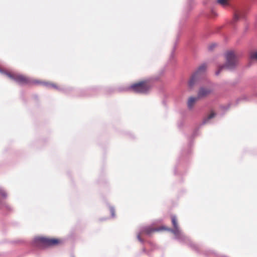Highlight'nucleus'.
<instances>
[{
  "label": "nucleus",
  "mask_w": 257,
  "mask_h": 257,
  "mask_svg": "<svg viewBox=\"0 0 257 257\" xmlns=\"http://www.w3.org/2000/svg\"><path fill=\"white\" fill-rule=\"evenodd\" d=\"M172 223L174 227L173 229L169 228L165 226L158 228H151L150 226H143L140 228L139 232L137 234L138 239L142 243L144 242L141 236L144 234L150 235L152 232L159 231L162 230H166L172 232L175 236V239L182 243L188 244L192 249L198 251L199 247L197 245L193 243L189 237L186 236L180 229L177 221L176 217L174 215L171 217Z\"/></svg>",
  "instance_id": "f257e3e1"
},
{
  "label": "nucleus",
  "mask_w": 257,
  "mask_h": 257,
  "mask_svg": "<svg viewBox=\"0 0 257 257\" xmlns=\"http://www.w3.org/2000/svg\"><path fill=\"white\" fill-rule=\"evenodd\" d=\"M0 73L2 74L7 76L20 85H28L31 83H32V84H42L47 88H54L55 89H58V87L55 84L48 82H41L39 80L31 79L30 77H27L20 73L8 72L1 68Z\"/></svg>",
  "instance_id": "f03ea898"
},
{
  "label": "nucleus",
  "mask_w": 257,
  "mask_h": 257,
  "mask_svg": "<svg viewBox=\"0 0 257 257\" xmlns=\"http://www.w3.org/2000/svg\"><path fill=\"white\" fill-rule=\"evenodd\" d=\"M152 85L148 80L140 81L132 84L130 88L135 92L146 93L149 91Z\"/></svg>",
  "instance_id": "7ed1b4c3"
},
{
  "label": "nucleus",
  "mask_w": 257,
  "mask_h": 257,
  "mask_svg": "<svg viewBox=\"0 0 257 257\" xmlns=\"http://www.w3.org/2000/svg\"><path fill=\"white\" fill-rule=\"evenodd\" d=\"M206 69V65H200L198 70L192 75L188 82V86L190 88H192L195 84L205 77Z\"/></svg>",
  "instance_id": "20e7f679"
},
{
  "label": "nucleus",
  "mask_w": 257,
  "mask_h": 257,
  "mask_svg": "<svg viewBox=\"0 0 257 257\" xmlns=\"http://www.w3.org/2000/svg\"><path fill=\"white\" fill-rule=\"evenodd\" d=\"M59 242V240L57 239H49L44 237H37L34 239L32 244L34 246L47 247L56 244Z\"/></svg>",
  "instance_id": "39448f33"
},
{
  "label": "nucleus",
  "mask_w": 257,
  "mask_h": 257,
  "mask_svg": "<svg viewBox=\"0 0 257 257\" xmlns=\"http://www.w3.org/2000/svg\"><path fill=\"white\" fill-rule=\"evenodd\" d=\"M224 57L228 63V64H234L237 61L238 56L234 51L228 50L225 53Z\"/></svg>",
  "instance_id": "423d86ee"
},
{
  "label": "nucleus",
  "mask_w": 257,
  "mask_h": 257,
  "mask_svg": "<svg viewBox=\"0 0 257 257\" xmlns=\"http://www.w3.org/2000/svg\"><path fill=\"white\" fill-rule=\"evenodd\" d=\"M237 65H220L215 72V75H218L221 72L232 71L236 69Z\"/></svg>",
  "instance_id": "0eeeda50"
},
{
  "label": "nucleus",
  "mask_w": 257,
  "mask_h": 257,
  "mask_svg": "<svg viewBox=\"0 0 257 257\" xmlns=\"http://www.w3.org/2000/svg\"><path fill=\"white\" fill-rule=\"evenodd\" d=\"M0 196L3 198H6L8 196L7 192L2 188H0ZM3 207H5L8 210H10V207L5 202L0 200V208H3Z\"/></svg>",
  "instance_id": "6e6552de"
},
{
  "label": "nucleus",
  "mask_w": 257,
  "mask_h": 257,
  "mask_svg": "<svg viewBox=\"0 0 257 257\" xmlns=\"http://www.w3.org/2000/svg\"><path fill=\"white\" fill-rule=\"evenodd\" d=\"M211 92V90L209 88H205L204 87L200 88L198 93V97L199 98L205 97L210 94Z\"/></svg>",
  "instance_id": "1a4fd4ad"
},
{
  "label": "nucleus",
  "mask_w": 257,
  "mask_h": 257,
  "mask_svg": "<svg viewBox=\"0 0 257 257\" xmlns=\"http://www.w3.org/2000/svg\"><path fill=\"white\" fill-rule=\"evenodd\" d=\"M244 17V13L243 11L236 12L234 15L233 21L236 22L237 20Z\"/></svg>",
  "instance_id": "9d476101"
},
{
  "label": "nucleus",
  "mask_w": 257,
  "mask_h": 257,
  "mask_svg": "<svg viewBox=\"0 0 257 257\" xmlns=\"http://www.w3.org/2000/svg\"><path fill=\"white\" fill-rule=\"evenodd\" d=\"M199 98L198 97V96L197 97H191L188 101V103H187V104H188V107H189V108L191 109L192 108L193 106V104L195 102V101H197V100Z\"/></svg>",
  "instance_id": "9b49d317"
},
{
  "label": "nucleus",
  "mask_w": 257,
  "mask_h": 257,
  "mask_svg": "<svg viewBox=\"0 0 257 257\" xmlns=\"http://www.w3.org/2000/svg\"><path fill=\"white\" fill-rule=\"evenodd\" d=\"M216 115V113L214 112H211V113L207 116L203 121V124H205L209 122V120L213 118Z\"/></svg>",
  "instance_id": "f8f14e48"
},
{
  "label": "nucleus",
  "mask_w": 257,
  "mask_h": 257,
  "mask_svg": "<svg viewBox=\"0 0 257 257\" xmlns=\"http://www.w3.org/2000/svg\"><path fill=\"white\" fill-rule=\"evenodd\" d=\"M249 58L250 60L257 61V51L250 52L249 54Z\"/></svg>",
  "instance_id": "ddd939ff"
},
{
  "label": "nucleus",
  "mask_w": 257,
  "mask_h": 257,
  "mask_svg": "<svg viewBox=\"0 0 257 257\" xmlns=\"http://www.w3.org/2000/svg\"><path fill=\"white\" fill-rule=\"evenodd\" d=\"M229 0H218V3L223 6H227L229 5Z\"/></svg>",
  "instance_id": "4468645a"
},
{
  "label": "nucleus",
  "mask_w": 257,
  "mask_h": 257,
  "mask_svg": "<svg viewBox=\"0 0 257 257\" xmlns=\"http://www.w3.org/2000/svg\"><path fill=\"white\" fill-rule=\"evenodd\" d=\"M109 209H110V213H111V216L112 218L115 217V210H114V207H112V206H110Z\"/></svg>",
  "instance_id": "2eb2a0df"
},
{
  "label": "nucleus",
  "mask_w": 257,
  "mask_h": 257,
  "mask_svg": "<svg viewBox=\"0 0 257 257\" xmlns=\"http://www.w3.org/2000/svg\"><path fill=\"white\" fill-rule=\"evenodd\" d=\"M216 46V45L215 44H212L209 45V49L210 50H212L214 48H215Z\"/></svg>",
  "instance_id": "dca6fc26"
},
{
  "label": "nucleus",
  "mask_w": 257,
  "mask_h": 257,
  "mask_svg": "<svg viewBox=\"0 0 257 257\" xmlns=\"http://www.w3.org/2000/svg\"><path fill=\"white\" fill-rule=\"evenodd\" d=\"M72 257H74V256H72Z\"/></svg>",
  "instance_id": "f3484780"
}]
</instances>
